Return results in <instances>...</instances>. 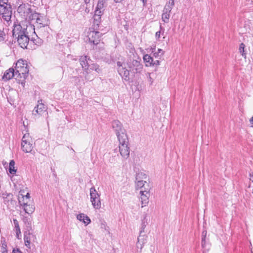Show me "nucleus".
I'll return each instance as SVG.
<instances>
[{"label":"nucleus","instance_id":"obj_7","mask_svg":"<svg viewBox=\"0 0 253 253\" xmlns=\"http://www.w3.org/2000/svg\"><path fill=\"white\" fill-rule=\"evenodd\" d=\"M112 127L114 129L118 139H120L123 134L127 135L125 129L120 121L118 120L114 121L112 122Z\"/></svg>","mask_w":253,"mask_h":253},{"label":"nucleus","instance_id":"obj_41","mask_svg":"<svg viewBox=\"0 0 253 253\" xmlns=\"http://www.w3.org/2000/svg\"><path fill=\"white\" fill-rule=\"evenodd\" d=\"M33 41L36 44L38 45H41L42 42V39H38L37 40L34 39V40H33Z\"/></svg>","mask_w":253,"mask_h":253},{"label":"nucleus","instance_id":"obj_4","mask_svg":"<svg viewBox=\"0 0 253 253\" xmlns=\"http://www.w3.org/2000/svg\"><path fill=\"white\" fill-rule=\"evenodd\" d=\"M126 64L127 68L133 74H140L142 71L143 65L136 59H129Z\"/></svg>","mask_w":253,"mask_h":253},{"label":"nucleus","instance_id":"obj_38","mask_svg":"<svg viewBox=\"0 0 253 253\" xmlns=\"http://www.w3.org/2000/svg\"><path fill=\"white\" fill-rule=\"evenodd\" d=\"M147 77L148 78V81L150 83V84H152L153 83V79L151 77V74L150 73H147Z\"/></svg>","mask_w":253,"mask_h":253},{"label":"nucleus","instance_id":"obj_53","mask_svg":"<svg viewBox=\"0 0 253 253\" xmlns=\"http://www.w3.org/2000/svg\"><path fill=\"white\" fill-rule=\"evenodd\" d=\"M90 0H84V1L85 3H88L89 2Z\"/></svg>","mask_w":253,"mask_h":253},{"label":"nucleus","instance_id":"obj_37","mask_svg":"<svg viewBox=\"0 0 253 253\" xmlns=\"http://www.w3.org/2000/svg\"><path fill=\"white\" fill-rule=\"evenodd\" d=\"M147 225V223L146 222L143 221H142L141 229V231H140V234H141L143 232H144V230L145 228L146 227Z\"/></svg>","mask_w":253,"mask_h":253},{"label":"nucleus","instance_id":"obj_18","mask_svg":"<svg viewBox=\"0 0 253 253\" xmlns=\"http://www.w3.org/2000/svg\"><path fill=\"white\" fill-rule=\"evenodd\" d=\"M77 218L79 221L84 223L85 225L89 224L91 220L88 216L84 213H80L77 215Z\"/></svg>","mask_w":253,"mask_h":253},{"label":"nucleus","instance_id":"obj_21","mask_svg":"<svg viewBox=\"0 0 253 253\" xmlns=\"http://www.w3.org/2000/svg\"><path fill=\"white\" fill-rule=\"evenodd\" d=\"M23 209L25 212L28 214H32L35 211L34 205L32 203H29L28 205H25L22 207Z\"/></svg>","mask_w":253,"mask_h":253},{"label":"nucleus","instance_id":"obj_31","mask_svg":"<svg viewBox=\"0 0 253 253\" xmlns=\"http://www.w3.org/2000/svg\"><path fill=\"white\" fill-rule=\"evenodd\" d=\"M164 52H165L162 49L159 48L157 52L154 53V56L155 57H158L163 55L164 54Z\"/></svg>","mask_w":253,"mask_h":253},{"label":"nucleus","instance_id":"obj_24","mask_svg":"<svg viewBox=\"0 0 253 253\" xmlns=\"http://www.w3.org/2000/svg\"><path fill=\"white\" fill-rule=\"evenodd\" d=\"M18 200L20 205L22 207L24 206V204H25V205L29 204L30 201V200H28L27 198H25L24 196L23 195H21V197L19 196L18 197Z\"/></svg>","mask_w":253,"mask_h":253},{"label":"nucleus","instance_id":"obj_2","mask_svg":"<svg viewBox=\"0 0 253 253\" xmlns=\"http://www.w3.org/2000/svg\"><path fill=\"white\" fill-rule=\"evenodd\" d=\"M28 28L32 29L33 26L27 21H22L20 24L15 25L12 30L13 37L17 38L21 35L28 34L27 32Z\"/></svg>","mask_w":253,"mask_h":253},{"label":"nucleus","instance_id":"obj_8","mask_svg":"<svg viewBox=\"0 0 253 253\" xmlns=\"http://www.w3.org/2000/svg\"><path fill=\"white\" fill-rule=\"evenodd\" d=\"M118 66V72L122 78L126 81L129 80V69H127V66L126 63L122 64L120 62H117Z\"/></svg>","mask_w":253,"mask_h":253},{"label":"nucleus","instance_id":"obj_36","mask_svg":"<svg viewBox=\"0 0 253 253\" xmlns=\"http://www.w3.org/2000/svg\"><path fill=\"white\" fill-rule=\"evenodd\" d=\"M26 227V231H30L32 230V223L31 221H27L26 224H25Z\"/></svg>","mask_w":253,"mask_h":253},{"label":"nucleus","instance_id":"obj_48","mask_svg":"<svg viewBox=\"0 0 253 253\" xmlns=\"http://www.w3.org/2000/svg\"><path fill=\"white\" fill-rule=\"evenodd\" d=\"M23 221L25 224H26L27 223V221H31L29 220V219L27 217H25L23 218Z\"/></svg>","mask_w":253,"mask_h":253},{"label":"nucleus","instance_id":"obj_30","mask_svg":"<svg viewBox=\"0 0 253 253\" xmlns=\"http://www.w3.org/2000/svg\"><path fill=\"white\" fill-rule=\"evenodd\" d=\"M105 3V0H98V3L96 8L104 10V4Z\"/></svg>","mask_w":253,"mask_h":253},{"label":"nucleus","instance_id":"obj_56","mask_svg":"<svg viewBox=\"0 0 253 253\" xmlns=\"http://www.w3.org/2000/svg\"><path fill=\"white\" fill-rule=\"evenodd\" d=\"M3 2H5L4 1H1V5L3 4Z\"/></svg>","mask_w":253,"mask_h":253},{"label":"nucleus","instance_id":"obj_1","mask_svg":"<svg viewBox=\"0 0 253 253\" xmlns=\"http://www.w3.org/2000/svg\"><path fill=\"white\" fill-rule=\"evenodd\" d=\"M16 79H26L28 76L29 69L26 61L20 59L17 61L15 67Z\"/></svg>","mask_w":253,"mask_h":253},{"label":"nucleus","instance_id":"obj_5","mask_svg":"<svg viewBox=\"0 0 253 253\" xmlns=\"http://www.w3.org/2000/svg\"><path fill=\"white\" fill-rule=\"evenodd\" d=\"M90 201L95 209H100L101 206L100 195L98 193L94 187H91L89 190Z\"/></svg>","mask_w":253,"mask_h":253},{"label":"nucleus","instance_id":"obj_52","mask_svg":"<svg viewBox=\"0 0 253 253\" xmlns=\"http://www.w3.org/2000/svg\"><path fill=\"white\" fill-rule=\"evenodd\" d=\"M144 4L147 2V0H141Z\"/></svg>","mask_w":253,"mask_h":253},{"label":"nucleus","instance_id":"obj_33","mask_svg":"<svg viewBox=\"0 0 253 253\" xmlns=\"http://www.w3.org/2000/svg\"><path fill=\"white\" fill-rule=\"evenodd\" d=\"M47 29H48V27L47 26H40V27L38 30L39 31L38 32L39 33H42V35H45L43 32H45V31H46L47 30Z\"/></svg>","mask_w":253,"mask_h":253},{"label":"nucleus","instance_id":"obj_54","mask_svg":"<svg viewBox=\"0 0 253 253\" xmlns=\"http://www.w3.org/2000/svg\"><path fill=\"white\" fill-rule=\"evenodd\" d=\"M116 2H120L122 0H114Z\"/></svg>","mask_w":253,"mask_h":253},{"label":"nucleus","instance_id":"obj_46","mask_svg":"<svg viewBox=\"0 0 253 253\" xmlns=\"http://www.w3.org/2000/svg\"><path fill=\"white\" fill-rule=\"evenodd\" d=\"M159 64H160V61L159 60H156L155 61H153L152 66L159 65Z\"/></svg>","mask_w":253,"mask_h":253},{"label":"nucleus","instance_id":"obj_14","mask_svg":"<svg viewBox=\"0 0 253 253\" xmlns=\"http://www.w3.org/2000/svg\"><path fill=\"white\" fill-rule=\"evenodd\" d=\"M140 194H141L140 198L141 200L142 207H143L146 205L149 201V190H141Z\"/></svg>","mask_w":253,"mask_h":253},{"label":"nucleus","instance_id":"obj_3","mask_svg":"<svg viewBox=\"0 0 253 253\" xmlns=\"http://www.w3.org/2000/svg\"><path fill=\"white\" fill-rule=\"evenodd\" d=\"M120 142L119 151L121 155L124 159H127L129 155V148L128 147V138L127 135L124 134L118 139Z\"/></svg>","mask_w":253,"mask_h":253},{"label":"nucleus","instance_id":"obj_32","mask_svg":"<svg viewBox=\"0 0 253 253\" xmlns=\"http://www.w3.org/2000/svg\"><path fill=\"white\" fill-rule=\"evenodd\" d=\"M101 16L94 15L93 18L94 24L97 25L99 24L101 21Z\"/></svg>","mask_w":253,"mask_h":253},{"label":"nucleus","instance_id":"obj_35","mask_svg":"<svg viewBox=\"0 0 253 253\" xmlns=\"http://www.w3.org/2000/svg\"><path fill=\"white\" fill-rule=\"evenodd\" d=\"M103 10L96 8L94 14L96 15L101 16L103 13Z\"/></svg>","mask_w":253,"mask_h":253},{"label":"nucleus","instance_id":"obj_9","mask_svg":"<svg viewBox=\"0 0 253 253\" xmlns=\"http://www.w3.org/2000/svg\"><path fill=\"white\" fill-rule=\"evenodd\" d=\"M35 117H38L40 115H47L46 107L42 103L38 101L37 105L35 107L32 113Z\"/></svg>","mask_w":253,"mask_h":253},{"label":"nucleus","instance_id":"obj_27","mask_svg":"<svg viewBox=\"0 0 253 253\" xmlns=\"http://www.w3.org/2000/svg\"><path fill=\"white\" fill-rule=\"evenodd\" d=\"M1 251L2 253H7V245L4 238H1Z\"/></svg>","mask_w":253,"mask_h":253},{"label":"nucleus","instance_id":"obj_6","mask_svg":"<svg viewBox=\"0 0 253 253\" xmlns=\"http://www.w3.org/2000/svg\"><path fill=\"white\" fill-rule=\"evenodd\" d=\"M32 138L29 133H25L24 134L21 143V147L22 150L25 153H30L33 148L32 144Z\"/></svg>","mask_w":253,"mask_h":253},{"label":"nucleus","instance_id":"obj_29","mask_svg":"<svg viewBox=\"0 0 253 253\" xmlns=\"http://www.w3.org/2000/svg\"><path fill=\"white\" fill-rule=\"evenodd\" d=\"M89 69L95 71L97 73H99L101 72V69L99 66L96 64H92L89 66Z\"/></svg>","mask_w":253,"mask_h":253},{"label":"nucleus","instance_id":"obj_43","mask_svg":"<svg viewBox=\"0 0 253 253\" xmlns=\"http://www.w3.org/2000/svg\"><path fill=\"white\" fill-rule=\"evenodd\" d=\"M167 4L172 8L174 4V0H169V2L167 3Z\"/></svg>","mask_w":253,"mask_h":253},{"label":"nucleus","instance_id":"obj_47","mask_svg":"<svg viewBox=\"0 0 253 253\" xmlns=\"http://www.w3.org/2000/svg\"><path fill=\"white\" fill-rule=\"evenodd\" d=\"M207 232L206 231H204L202 233V236L203 237L202 238V241L203 242L205 240V236L206 235Z\"/></svg>","mask_w":253,"mask_h":253},{"label":"nucleus","instance_id":"obj_34","mask_svg":"<svg viewBox=\"0 0 253 253\" xmlns=\"http://www.w3.org/2000/svg\"><path fill=\"white\" fill-rule=\"evenodd\" d=\"M5 34L3 31L0 30V42H3L5 39Z\"/></svg>","mask_w":253,"mask_h":253},{"label":"nucleus","instance_id":"obj_25","mask_svg":"<svg viewBox=\"0 0 253 253\" xmlns=\"http://www.w3.org/2000/svg\"><path fill=\"white\" fill-rule=\"evenodd\" d=\"M16 171L17 169L15 167V162L14 160H12L10 161L9 163V172L12 174H15Z\"/></svg>","mask_w":253,"mask_h":253},{"label":"nucleus","instance_id":"obj_10","mask_svg":"<svg viewBox=\"0 0 253 253\" xmlns=\"http://www.w3.org/2000/svg\"><path fill=\"white\" fill-rule=\"evenodd\" d=\"M87 37L90 42L97 44L100 42V34L99 32L90 30L88 32Z\"/></svg>","mask_w":253,"mask_h":253},{"label":"nucleus","instance_id":"obj_11","mask_svg":"<svg viewBox=\"0 0 253 253\" xmlns=\"http://www.w3.org/2000/svg\"><path fill=\"white\" fill-rule=\"evenodd\" d=\"M35 239L34 235L30 231H26L24 234V241L25 246L29 249H31V243Z\"/></svg>","mask_w":253,"mask_h":253},{"label":"nucleus","instance_id":"obj_50","mask_svg":"<svg viewBox=\"0 0 253 253\" xmlns=\"http://www.w3.org/2000/svg\"><path fill=\"white\" fill-rule=\"evenodd\" d=\"M25 198H27L28 200H30V194L27 193L25 196H24Z\"/></svg>","mask_w":253,"mask_h":253},{"label":"nucleus","instance_id":"obj_49","mask_svg":"<svg viewBox=\"0 0 253 253\" xmlns=\"http://www.w3.org/2000/svg\"><path fill=\"white\" fill-rule=\"evenodd\" d=\"M249 176H250V180L253 181V173H250V174H249Z\"/></svg>","mask_w":253,"mask_h":253},{"label":"nucleus","instance_id":"obj_12","mask_svg":"<svg viewBox=\"0 0 253 253\" xmlns=\"http://www.w3.org/2000/svg\"><path fill=\"white\" fill-rule=\"evenodd\" d=\"M26 12V19H28L29 21L36 20L37 23L41 24V19L40 18V15L38 13L32 12L31 8L29 7L27 8Z\"/></svg>","mask_w":253,"mask_h":253},{"label":"nucleus","instance_id":"obj_26","mask_svg":"<svg viewBox=\"0 0 253 253\" xmlns=\"http://www.w3.org/2000/svg\"><path fill=\"white\" fill-rule=\"evenodd\" d=\"M147 179V175L142 172H139L136 174V180H146Z\"/></svg>","mask_w":253,"mask_h":253},{"label":"nucleus","instance_id":"obj_51","mask_svg":"<svg viewBox=\"0 0 253 253\" xmlns=\"http://www.w3.org/2000/svg\"><path fill=\"white\" fill-rule=\"evenodd\" d=\"M250 123L252 124V126H253V117L250 120Z\"/></svg>","mask_w":253,"mask_h":253},{"label":"nucleus","instance_id":"obj_13","mask_svg":"<svg viewBox=\"0 0 253 253\" xmlns=\"http://www.w3.org/2000/svg\"><path fill=\"white\" fill-rule=\"evenodd\" d=\"M27 34H26L23 35H21V36L16 38L19 45L23 48L27 47L29 42V38Z\"/></svg>","mask_w":253,"mask_h":253},{"label":"nucleus","instance_id":"obj_45","mask_svg":"<svg viewBox=\"0 0 253 253\" xmlns=\"http://www.w3.org/2000/svg\"><path fill=\"white\" fill-rule=\"evenodd\" d=\"M12 253H22V252L18 249H13Z\"/></svg>","mask_w":253,"mask_h":253},{"label":"nucleus","instance_id":"obj_19","mask_svg":"<svg viewBox=\"0 0 253 253\" xmlns=\"http://www.w3.org/2000/svg\"><path fill=\"white\" fill-rule=\"evenodd\" d=\"M146 238L147 237L145 235H140V236L137 238V242L136 243V246L138 248H140L141 250L142 249L143 245L146 243Z\"/></svg>","mask_w":253,"mask_h":253},{"label":"nucleus","instance_id":"obj_22","mask_svg":"<svg viewBox=\"0 0 253 253\" xmlns=\"http://www.w3.org/2000/svg\"><path fill=\"white\" fill-rule=\"evenodd\" d=\"M13 223L14 224V230L16 233V237L17 239H20L21 237V232L18 222L16 219H14Z\"/></svg>","mask_w":253,"mask_h":253},{"label":"nucleus","instance_id":"obj_28","mask_svg":"<svg viewBox=\"0 0 253 253\" xmlns=\"http://www.w3.org/2000/svg\"><path fill=\"white\" fill-rule=\"evenodd\" d=\"M169 13L164 11L162 15V18L163 21L165 23H168L169 22Z\"/></svg>","mask_w":253,"mask_h":253},{"label":"nucleus","instance_id":"obj_42","mask_svg":"<svg viewBox=\"0 0 253 253\" xmlns=\"http://www.w3.org/2000/svg\"><path fill=\"white\" fill-rule=\"evenodd\" d=\"M23 79V80H22L21 82L19 80L18 83L21 85L22 88L23 89H24L25 87V79Z\"/></svg>","mask_w":253,"mask_h":253},{"label":"nucleus","instance_id":"obj_15","mask_svg":"<svg viewBox=\"0 0 253 253\" xmlns=\"http://www.w3.org/2000/svg\"><path fill=\"white\" fill-rule=\"evenodd\" d=\"M0 13L5 16H9L11 13L10 7L6 2H3V4L1 5V0H0Z\"/></svg>","mask_w":253,"mask_h":253},{"label":"nucleus","instance_id":"obj_39","mask_svg":"<svg viewBox=\"0 0 253 253\" xmlns=\"http://www.w3.org/2000/svg\"><path fill=\"white\" fill-rule=\"evenodd\" d=\"M172 8L171 7L169 6L168 5H167L166 4V5L164 8V11L170 13Z\"/></svg>","mask_w":253,"mask_h":253},{"label":"nucleus","instance_id":"obj_40","mask_svg":"<svg viewBox=\"0 0 253 253\" xmlns=\"http://www.w3.org/2000/svg\"><path fill=\"white\" fill-rule=\"evenodd\" d=\"M245 44L243 43L240 44V47H239V50L240 53H242V55H243V52H244V48H245Z\"/></svg>","mask_w":253,"mask_h":253},{"label":"nucleus","instance_id":"obj_55","mask_svg":"<svg viewBox=\"0 0 253 253\" xmlns=\"http://www.w3.org/2000/svg\"><path fill=\"white\" fill-rule=\"evenodd\" d=\"M2 164L3 165H5L6 164V162H2Z\"/></svg>","mask_w":253,"mask_h":253},{"label":"nucleus","instance_id":"obj_20","mask_svg":"<svg viewBox=\"0 0 253 253\" xmlns=\"http://www.w3.org/2000/svg\"><path fill=\"white\" fill-rule=\"evenodd\" d=\"M87 59L89 60V58H87L86 56H82L80 58V64L85 71L88 70Z\"/></svg>","mask_w":253,"mask_h":253},{"label":"nucleus","instance_id":"obj_16","mask_svg":"<svg viewBox=\"0 0 253 253\" xmlns=\"http://www.w3.org/2000/svg\"><path fill=\"white\" fill-rule=\"evenodd\" d=\"M13 77H16V73L13 68H11L6 70L2 77V80L7 81L12 78Z\"/></svg>","mask_w":253,"mask_h":253},{"label":"nucleus","instance_id":"obj_23","mask_svg":"<svg viewBox=\"0 0 253 253\" xmlns=\"http://www.w3.org/2000/svg\"><path fill=\"white\" fill-rule=\"evenodd\" d=\"M143 60L145 63V65L147 67L152 66L153 59L148 54H145L143 56Z\"/></svg>","mask_w":253,"mask_h":253},{"label":"nucleus","instance_id":"obj_17","mask_svg":"<svg viewBox=\"0 0 253 253\" xmlns=\"http://www.w3.org/2000/svg\"><path fill=\"white\" fill-rule=\"evenodd\" d=\"M136 187L141 190H149V184L146 180H136Z\"/></svg>","mask_w":253,"mask_h":253},{"label":"nucleus","instance_id":"obj_44","mask_svg":"<svg viewBox=\"0 0 253 253\" xmlns=\"http://www.w3.org/2000/svg\"><path fill=\"white\" fill-rule=\"evenodd\" d=\"M161 32L158 31L156 33L155 37L156 39L158 40L160 38Z\"/></svg>","mask_w":253,"mask_h":253}]
</instances>
